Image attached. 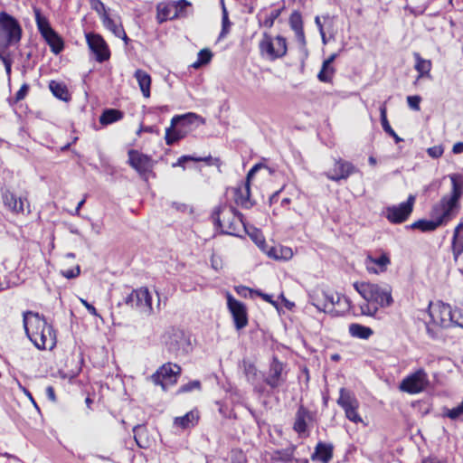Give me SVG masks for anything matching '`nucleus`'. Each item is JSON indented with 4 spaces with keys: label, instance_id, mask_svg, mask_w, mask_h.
Segmentation results:
<instances>
[{
    "label": "nucleus",
    "instance_id": "58836bf2",
    "mask_svg": "<svg viewBox=\"0 0 463 463\" xmlns=\"http://www.w3.org/2000/svg\"><path fill=\"white\" fill-rule=\"evenodd\" d=\"M413 55L416 61L415 70L419 72L420 77L429 76L431 70V61L421 58L418 52Z\"/></svg>",
    "mask_w": 463,
    "mask_h": 463
},
{
    "label": "nucleus",
    "instance_id": "6e6552de",
    "mask_svg": "<svg viewBox=\"0 0 463 463\" xmlns=\"http://www.w3.org/2000/svg\"><path fill=\"white\" fill-rule=\"evenodd\" d=\"M286 365L276 356L272 358L269 370L264 373L263 386L269 391V396L272 392L279 389L287 381Z\"/></svg>",
    "mask_w": 463,
    "mask_h": 463
},
{
    "label": "nucleus",
    "instance_id": "5701e85b",
    "mask_svg": "<svg viewBox=\"0 0 463 463\" xmlns=\"http://www.w3.org/2000/svg\"><path fill=\"white\" fill-rule=\"evenodd\" d=\"M128 163L140 175L147 173L152 168L151 158L148 156L139 153L137 150H129Z\"/></svg>",
    "mask_w": 463,
    "mask_h": 463
},
{
    "label": "nucleus",
    "instance_id": "ddd939ff",
    "mask_svg": "<svg viewBox=\"0 0 463 463\" xmlns=\"http://www.w3.org/2000/svg\"><path fill=\"white\" fill-rule=\"evenodd\" d=\"M247 382L252 386L253 392L260 396H269V391L263 386L264 373L257 369L249 360H243L241 365Z\"/></svg>",
    "mask_w": 463,
    "mask_h": 463
},
{
    "label": "nucleus",
    "instance_id": "f257e3e1",
    "mask_svg": "<svg viewBox=\"0 0 463 463\" xmlns=\"http://www.w3.org/2000/svg\"><path fill=\"white\" fill-rule=\"evenodd\" d=\"M354 288L365 301L360 305L364 316L374 317L380 307H388L393 303L392 288L388 284L355 282Z\"/></svg>",
    "mask_w": 463,
    "mask_h": 463
},
{
    "label": "nucleus",
    "instance_id": "774afa93",
    "mask_svg": "<svg viewBox=\"0 0 463 463\" xmlns=\"http://www.w3.org/2000/svg\"><path fill=\"white\" fill-rule=\"evenodd\" d=\"M452 152L454 154H460L463 153V142H458L454 144L452 147Z\"/></svg>",
    "mask_w": 463,
    "mask_h": 463
},
{
    "label": "nucleus",
    "instance_id": "b1692460",
    "mask_svg": "<svg viewBox=\"0 0 463 463\" xmlns=\"http://www.w3.org/2000/svg\"><path fill=\"white\" fill-rule=\"evenodd\" d=\"M369 273L379 274L384 272L391 264V259L387 253H382L379 257L368 255L364 260Z\"/></svg>",
    "mask_w": 463,
    "mask_h": 463
},
{
    "label": "nucleus",
    "instance_id": "c85d7f7f",
    "mask_svg": "<svg viewBox=\"0 0 463 463\" xmlns=\"http://www.w3.org/2000/svg\"><path fill=\"white\" fill-rule=\"evenodd\" d=\"M451 249L453 259L457 262L463 253V222H459L454 229Z\"/></svg>",
    "mask_w": 463,
    "mask_h": 463
},
{
    "label": "nucleus",
    "instance_id": "e433bc0d",
    "mask_svg": "<svg viewBox=\"0 0 463 463\" xmlns=\"http://www.w3.org/2000/svg\"><path fill=\"white\" fill-rule=\"evenodd\" d=\"M439 227L437 222L432 218L430 220L420 219L410 225L411 229L420 230L422 232H434Z\"/></svg>",
    "mask_w": 463,
    "mask_h": 463
},
{
    "label": "nucleus",
    "instance_id": "dca6fc26",
    "mask_svg": "<svg viewBox=\"0 0 463 463\" xmlns=\"http://www.w3.org/2000/svg\"><path fill=\"white\" fill-rule=\"evenodd\" d=\"M428 384L429 379L426 372L423 369H420L402 381L400 390L415 394L424 391Z\"/></svg>",
    "mask_w": 463,
    "mask_h": 463
},
{
    "label": "nucleus",
    "instance_id": "f8f14e48",
    "mask_svg": "<svg viewBox=\"0 0 463 463\" xmlns=\"http://www.w3.org/2000/svg\"><path fill=\"white\" fill-rule=\"evenodd\" d=\"M263 167L262 164H256L247 174L246 180L241 182L233 189L234 201L237 205L249 209L253 205L250 200V179L253 175Z\"/></svg>",
    "mask_w": 463,
    "mask_h": 463
},
{
    "label": "nucleus",
    "instance_id": "393cba45",
    "mask_svg": "<svg viewBox=\"0 0 463 463\" xmlns=\"http://www.w3.org/2000/svg\"><path fill=\"white\" fill-rule=\"evenodd\" d=\"M3 202L5 207H7L14 213H24L25 211V203H27L26 198L17 197L14 193L9 190L3 191L2 193Z\"/></svg>",
    "mask_w": 463,
    "mask_h": 463
},
{
    "label": "nucleus",
    "instance_id": "a878e982",
    "mask_svg": "<svg viewBox=\"0 0 463 463\" xmlns=\"http://www.w3.org/2000/svg\"><path fill=\"white\" fill-rule=\"evenodd\" d=\"M326 313L333 317H338L347 312L351 307V301L348 298L336 292H333V301L329 303Z\"/></svg>",
    "mask_w": 463,
    "mask_h": 463
},
{
    "label": "nucleus",
    "instance_id": "f03ea898",
    "mask_svg": "<svg viewBox=\"0 0 463 463\" xmlns=\"http://www.w3.org/2000/svg\"><path fill=\"white\" fill-rule=\"evenodd\" d=\"M24 327L28 338L40 349L52 350L56 345V333L46 319L38 313H24Z\"/></svg>",
    "mask_w": 463,
    "mask_h": 463
},
{
    "label": "nucleus",
    "instance_id": "79ce46f5",
    "mask_svg": "<svg viewBox=\"0 0 463 463\" xmlns=\"http://www.w3.org/2000/svg\"><path fill=\"white\" fill-rule=\"evenodd\" d=\"M334 73L335 68L332 65L326 66V62H323L322 68L317 74V78L322 82H330Z\"/></svg>",
    "mask_w": 463,
    "mask_h": 463
},
{
    "label": "nucleus",
    "instance_id": "9b49d317",
    "mask_svg": "<svg viewBox=\"0 0 463 463\" xmlns=\"http://www.w3.org/2000/svg\"><path fill=\"white\" fill-rule=\"evenodd\" d=\"M429 316L433 325L441 328H449L451 326L453 319L452 307L446 303L438 301L436 303L430 302L428 307Z\"/></svg>",
    "mask_w": 463,
    "mask_h": 463
},
{
    "label": "nucleus",
    "instance_id": "7c9ffc66",
    "mask_svg": "<svg viewBox=\"0 0 463 463\" xmlns=\"http://www.w3.org/2000/svg\"><path fill=\"white\" fill-rule=\"evenodd\" d=\"M157 15L156 19L159 24H163L164 22L174 19L177 16L176 6L173 4H163L160 3L156 7Z\"/></svg>",
    "mask_w": 463,
    "mask_h": 463
},
{
    "label": "nucleus",
    "instance_id": "603ef678",
    "mask_svg": "<svg viewBox=\"0 0 463 463\" xmlns=\"http://www.w3.org/2000/svg\"><path fill=\"white\" fill-rule=\"evenodd\" d=\"M210 157H194L192 156H181L177 163L174 165H183V164L186 161H194V162H200V161H207Z\"/></svg>",
    "mask_w": 463,
    "mask_h": 463
},
{
    "label": "nucleus",
    "instance_id": "c756f323",
    "mask_svg": "<svg viewBox=\"0 0 463 463\" xmlns=\"http://www.w3.org/2000/svg\"><path fill=\"white\" fill-rule=\"evenodd\" d=\"M289 24L291 29L295 32L298 41L305 45V34L303 30V21L300 12L294 11L289 17Z\"/></svg>",
    "mask_w": 463,
    "mask_h": 463
},
{
    "label": "nucleus",
    "instance_id": "8fccbe9b",
    "mask_svg": "<svg viewBox=\"0 0 463 463\" xmlns=\"http://www.w3.org/2000/svg\"><path fill=\"white\" fill-rule=\"evenodd\" d=\"M201 388V383L197 380L189 382L188 383H185L182 385L179 389V392H187L194 389H200Z\"/></svg>",
    "mask_w": 463,
    "mask_h": 463
},
{
    "label": "nucleus",
    "instance_id": "72a5a7b5",
    "mask_svg": "<svg viewBox=\"0 0 463 463\" xmlns=\"http://www.w3.org/2000/svg\"><path fill=\"white\" fill-rule=\"evenodd\" d=\"M49 89L57 99L63 101H69L71 99V94L67 86L63 82L51 80L49 83Z\"/></svg>",
    "mask_w": 463,
    "mask_h": 463
},
{
    "label": "nucleus",
    "instance_id": "2f4dec72",
    "mask_svg": "<svg viewBox=\"0 0 463 463\" xmlns=\"http://www.w3.org/2000/svg\"><path fill=\"white\" fill-rule=\"evenodd\" d=\"M134 77L137 80L140 90L145 98L150 97L151 76L145 71L138 69L135 71Z\"/></svg>",
    "mask_w": 463,
    "mask_h": 463
},
{
    "label": "nucleus",
    "instance_id": "20e7f679",
    "mask_svg": "<svg viewBox=\"0 0 463 463\" xmlns=\"http://www.w3.org/2000/svg\"><path fill=\"white\" fill-rule=\"evenodd\" d=\"M199 120H202L201 117L194 113L174 117L171 119V126L165 130V143L171 146L185 137L194 129L193 125Z\"/></svg>",
    "mask_w": 463,
    "mask_h": 463
},
{
    "label": "nucleus",
    "instance_id": "4c0bfd02",
    "mask_svg": "<svg viewBox=\"0 0 463 463\" xmlns=\"http://www.w3.org/2000/svg\"><path fill=\"white\" fill-rule=\"evenodd\" d=\"M134 439L139 448H146L149 445L147 430L145 425H136L133 428Z\"/></svg>",
    "mask_w": 463,
    "mask_h": 463
},
{
    "label": "nucleus",
    "instance_id": "de8ad7c7",
    "mask_svg": "<svg viewBox=\"0 0 463 463\" xmlns=\"http://www.w3.org/2000/svg\"><path fill=\"white\" fill-rule=\"evenodd\" d=\"M90 7L96 11L102 19L104 14H108L104 4L100 0H90Z\"/></svg>",
    "mask_w": 463,
    "mask_h": 463
},
{
    "label": "nucleus",
    "instance_id": "4be33fe9",
    "mask_svg": "<svg viewBox=\"0 0 463 463\" xmlns=\"http://www.w3.org/2000/svg\"><path fill=\"white\" fill-rule=\"evenodd\" d=\"M356 171V167L352 163L338 159L335 160L334 167L326 175L329 180L338 182L342 179H347Z\"/></svg>",
    "mask_w": 463,
    "mask_h": 463
},
{
    "label": "nucleus",
    "instance_id": "052dcab7",
    "mask_svg": "<svg viewBox=\"0 0 463 463\" xmlns=\"http://www.w3.org/2000/svg\"><path fill=\"white\" fill-rule=\"evenodd\" d=\"M80 302L82 305L87 308V310L93 316L99 317V314L97 312V309L95 307L91 304H90L87 300L80 298Z\"/></svg>",
    "mask_w": 463,
    "mask_h": 463
},
{
    "label": "nucleus",
    "instance_id": "cd10ccee",
    "mask_svg": "<svg viewBox=\"0 0 463 463\" xmlns=\"http://www.w3.org/2000/svg\"><path fill=\"white\" fill-rule=\"evenodd\" d=\"M334 447L331 444L318 442L315 448V451L311 455L313 461H321L322 463H328L333 458Z\"/></svg>",
    "mask_w": 463,
    "mask_h": 463
},
{
    "label": "nucleus",
    "instance_id": "c03bdc74",
    "mask_svg": "<svg viewBox=\"0 0 463 463\" xmlns=\"http://www.w3.org/2000/svg\"><path fill=\"white\" fill-rule=\"evenodd\" d=\"M231 24H232L229 20L227 9H226L224 4H222V31L220 33V36H219L220 38L226 36V34L229 33Z\"/></svg>",
    "mask_w": 463,
    "mask_h": 463
},
{
    "label": "nucleus",
    "instance_id": "680f3d73",
    "mask_svg": "<svg viewBox=\"0 0 463 463\" xmlns=\"http://www.w3.org/2000/svg\"><path fill=\"white\" fill-rule=\"evenodd\" d=\"M276 454L279 456V459L283 462H288L292 458V453L288 451H277Z\"/></svg>",
    "mask_w": 463,
    "mask_h": 463
},
{
    "label": "nucleus",
    "instance_id": "49530a36",
    "mask_svg": "<svg viewBox=\"0 0 463 463\" xmlns=\"http://www.w3.org/2000/svg\"><path fill=\"white\" fill-rule=\"evenodd\" d=\"M436 325H433L432 322L426 323V332L428 335L434 340L440 338V331L436 327Z\"/></svg>",
    "mask_w": 463,
    "mask_h": 463
},
{
    "label": "nucleus",
    "instance_id": "6ab92c4d",
    "mask_svg": "<svg viewBox=\"0 0 463 463\" xmlns=\"http://www.w3.org/2000/svg\"><path fill=\"white\" fill-rule=\"evenodd\" d=\"M316 413L309 411L304 405H299L295 414V421L293 430L299 435V437H307L308 425L315 420Z\"/></svg>",
    "mask_w": 463,
    "mask_h": 463
},
{
    "label": "nucleus",
    "instance_id": "a19ab883",
    "mask_svg": "<svg viewBox=\"0 0 463 463\" xmlns=\"http://www.w3.org/2000/svg\"><path fill=\"white\" fill-rule=\"evenodd\" d=\"M213 53L209 49H203L198 52V58L194 62L193 67L195 69L200 68L203 65L209 63L212 60Z\"/></svg>",
    "mask_w": 463,
    "mask_h": 463
},
{
    "label": "nucleus",
    "instance_id": "3c124183",
    "mask_svg": "<svg viewBox=\"0 0 463 463\" xmlns=\"http://www.w3.org/2000/svg\"><path fill=\"white\" fill-rule=\"evenodd\" d=\"M444 149L442 146H434L427 149V154L432 158H439L442 156Z\"/></svg>",
    "mask_w": 463,
    "mask_h": 463
},
{
    "label": "nucleus",
    "instance_id": "4d7b16f0",
    "mask_svg": "<svg viewBox=\"0 0 463 463\" xmlns=\"http://www.w3.org/2000/svg\"><path fill=\"white\" fill-rule=\"evenodd\" d=\"M280 14L279 10H274L270 13V15L269 18L265 20V25L268 27H271L274 24V21L279 17Z\"/></svg>",
    "mask_w": 463,
    "mask_h": 463
},
{
    "label": "nucleus",
    "instance_id": "0eeeda50",
    "mask_svg": "<svg viewBox=\"0 0 463 463\" xmlns=\"http://www.w3.org/2000/svg\"><path fill=\"white\" fill-rule=\"evenodd\" d=\"M460 205H457L446 197L435 203L430 213V217L437 222L439 227L447 225L459 213Z\"/></svg>",
    "mask_w": 463,
    "mask_h": 463
},
{
    "label": "nucleus",
    "instance_id": "a18cd8bd",
    "mask_svg": "<svg viewBox=\"0 0 463 463\" xmlns=\"http://www.w3.org/2000/svg\"><path fill=\"white\" fill-rule=\"evenodd\" d=\"M451 315L453 316V319L451 321V326H457L463 328V309L455 308L452 309Z\"/></svg>",
    "mask_w": 463,
    "mask_h": 463
},
{
    "label": "nucleus",
    "instance_id": "1a4fd4ad",
    "mask_svg": "<svg viewBox=\"0 0 463 463\" xmlns=\"http://www.w3.org/2000/svg\"><path fill=\"white\" fill-rule=\"evenodd\" d=\"M336 402L345 411V417L350 421L354 423L363 422V419L358 413L360 402L354 392L345 388H341Z\"/></svg>",
    "mask_w": 463,
    "mask_h": 463
},
{
    "label": "nucleus",
    "instance_id": "c9c22d12",
    "mask_svg": "<svg viewBox=\"0 0 463 463\" xmlns=\"http://www.w3.org/2000/svg\"><path fill=\"white\" fill-rule=\"evenodd\" d=\"M123 118V112L115 109H105L99 117L101 125H109L120 120Z\"/></svg>",
    "mask_w": 463,
    "mask_h": 463
},
{
    "label": "nucleus",
    "instance_id": "5fc2aeb1",
    "mask_svg": "<svg viewBox=\"0 0 463 463\" xmlns=\"http://www.w3.org/2000/svg\"><path fill=\"white\" fill-rule=\"evenodd\" d=\"M61 273L67 279H74L80 275V268L79 265H77L74 269H67L65 271H62Z\"/></svg>",
    "mask_w": 463,
    "mask_h": 463
},
{
    "label": "nucleus",
    "instance_id": "f3484780",
    "mask_svg": "<svg viewBox=\"0 0 463 463\" xmlns=\"http://www.w3.org/2000/svg\"><path fill=\"white\" fill-rule=\"evenodd\" d=\"M181 373V367L176 364L167 363L163 364L157 371L152 374L151 379L156 385H161L165 389L168 384H174Z\"/></svg>",
    "mask_w": 463,
    "mask_h": 463
},
{
    "label": "nucleus",
    "instance_id": "a211bd4d",
    "mask_svg": "<svg viewBox=\"0 0 463 463\" xmlns=\"http://www.w3.org/2000/svg\"><path fill=\"white\" fill-rule=\"evenodd\" d=\"M227 306L232 316L237 330L244 328L248 325V312L246 306L235 299L230 293H227Z\"/></svg>",
    "mask_w": 463,
    "mask_h": 463
},
{
    "label": "nucleus",
    "instance_id": "0e129e2a",
    "mask_svg": "<svg viewBox=\"0 0 463 463\" xmlns=\"http://www.w3.org/2000/svg\"><path fill=\"white\" fill-rule=\"evenodd\" d=\"M421 463H447V461L437 457H428L422 459Z\"/></svg>",
    "mask_w": 463,
    "mask_h": 463
},
{
    "label": "nucleus",
    "instance_id": "423d86ee",
    "mask_svg": "<svg viewBox=\"0 0 463 463\" xmlns=\"http://www.w3.org/2000/svg\"><path fill=\"white\" fill-rule=\"evenodd\" d=\"M33 13L39 33L49 45L52 52L59 54L64 49L62 38L52 28L49 20L43 16L39 8L34 7Z\"/></svg>",
    "mask_w": 463,
    "mask_h": 463
},
{
    "label": "nucleus",
    "instance_id": "f704fd0d",
    "mask_svg": "<svg viewBox=\"0 0 463 463\" xmlns=\"http://www.w3.org/2000/svg\"><path fill=\"white\" fill-rule=\"evenodd\" d=\"M349 333L353 337L368 339L373 335V331L368 326L354 323L349 326Z\"/></svg>",
    "mask_w": 463,
    "mask_h": 463
},
{
    "label": "nucleus",
    "instance_id": "ea45409f",
    "mask_svg": "<svg viewBox=\"0 0 463 463\" xmlns=\"http://www.w3.org/2000/svg\"><path fill=\"white\" fill-rule=\"evenodd\" d=\"M198 420V415L194 411H191L183 417H177L175 420V424L180 426L182 429H187L194 424Z\"/></svg>",
    "mask_w": 463,
    "mask_h": 463
},
{
    "label": "nucleus",
    "instance_id": "2eb2a0df",
    "mask_svg": "<svg viewBox=\"0 0 463 463\" xmlns=\"http://www.w3.org/2000/svg\"><path fill=\"white\" fill-rule=\"evenodd\" d=\"M126 305L139 310L148 316L153 311L152 297L146 288L132 290L125 298Z\"/></svg>",
    "mask_w": 463,
    "mask_h": 463
},
{
    "label": "nucleus",
    "instance_id": "37998d69",
    "mask_svg": "<svg viewBox=\"0 0 463 463\" xmlns=\"http://www.w3.org/2000/svg\"><path fill=\"white\" fill-rule=\"evenodd\" d=\"M380 116H381V123L383 130L389 134L390 136H394V130L392 128V127L389 124V121L387 119V109L385 104H383L380 107Z\"/></svg>",
    "mask_w": 463,
    "mask_h": 463
},
{
    "label": "nucleus",
    "instance_id": "412c9836",
    "mask_svg": "<svg viewBox=\"0 0 463 463\" xmlns=\"http://www.w3.org/2000/svg\"><path fill=\"white\" fill-rule=\"evenodd\" d=\"M308 303L314 306L318 312L326 313L330 302L333 301V292L322 288H316L308 292Z\"/></svg>",
    "mask_w": 463,
    "mask_h": 463
},
{
    "label": "nucleus",
    "instance_id": "6e6d98bb",
    "mask_svg": "<svg viewBox=\"0 0 463 463\" xmlns=\"http://www.w3.org/2000/svg\"><path fill=\"white\" fill-rule=\"evenodd\" d=\"M293 255L292 250L288 247H279V257L281 260H289Z\"/></svg>",
    "mask_w": 463,
    "mask_h": 463
},
{
    "label": "nucleus",
    "instance_id": "7ed1b4c3",
    "mask_svg": "<svg viewBox=\"0 0 463 463\" xmlns=\"http://www.w3.org/2000/svg\"><path fill=\"white\" fill-rule=\"evenodd\" d=\"M212 218L214 224L224 234L236 236L240 228L244 226L242 214L231 205L217 206L212 213Z\"/></svg>",
    "mask_w": 463,
    "mask_h": 463
},
{
    "label": "nucleus",
    "instance_id": "09e8293b",
    "mask_svg": "<svg viewBox=\"0 0 463 463\" xmlns=\"http://www.w3.org/2000/svg\"><path fill=\"white\" fill-rule=\"evenodd\" d=\"M421 98L420 96H408L407 97V103L409 107L416 111H419L420 109V103Z\"/></svg>",
    "mask_w": 463,
    "mask_h": 463
},
{
    "label": "nucleus",
    "instance_id": "bf43d9fd",
    "mask_svg": "<svg viewBox=\"0 0 463 463\" xmlns=\"http://www.w3.org/2000/svg\"><path fill=\"white\" fill-rule=\"evenodd\" d=\"M445 416L449 417L451 420H457L461 416V414L458 408L456 407L451 410H448L447 412L445 413Z\"/></svg>",
    "mask_w": 463,
    "mask_h": 463
},
{
    "label": "nucleus",
    "instance_id": "13d9d810",
    "mask_svg": "<svg viewBox=\"0 0 463 463\" xmlns=\"http://www.w3.org/2000/svg\"><path fill=\"white\" fill-rule=\"evenodd\" d=\"M235 290H236V292L239 295H241L242 297H247L248 294H250V295L255 294V291H253V290H251L249 288L244 287V286L236 287Z\"/></svg>",
    "mask_w": 463,
    "mask_h": 463
},
{
    "label": "nucleus",
    "instance_id": "39448f33",
    "mask_svg": "<svg viewBox=\"0 0 463 463\" xmlns=\"http://www.w3.org/2000/svg\"><path fill=\"white\" fill-rule=\"evenodd\" d=\"M19 22L6 12H0V46L8 48L17 44L22 37Z\"/></svg>",
    "mask_w": 463,
    "mask_h": 463
},
{
    "label": "nucleus",
    "instance_id": "69168bd1",
    "mask_svg": "<svg viewBox=\"0 0 463 463\" xmlns=\"http://www.w3.org/2000/svg\"><path fill=\"white\" fill-rule=\"evenodd\" d=\"M46 392V396L48 397V399L52 402H55L56 401V395H55V392H54V388L52 386H48L45 390Z\"/></svg>",
    "mask_w": 463,
    "mask_h": 463
},
{
    "label": "nucleus",
    "instance_id": "bb28decb",
    "mask_svg": "<svg viewBox=\"0 0 463 463\" xmlns=\"http://www.w3.org/2000/svg\"><path fill=\"white\" fill-rule=\"evenodd\" d=\"M451 181V192L449 194L444 195L447 199L457 205H460V198L463 195V175L452 174L449 175Z\"/></svg>",
    "mask_w": 463,
    "mask_h": 463
},
{
    "label": "nucleus",
    "instance_id": "9d476101",
    "mask_svg": "<svg viewBox=\"0 0 463 463\" xmlns=\"http://www.w3.org/2000/svg\"><path fill=\"white\" fill-rule=\"evenodd\" d=\"M260 49L261 53L270 60L281 58L287 53L286 39L279 35L272 38L270 35L264 33L260 43Z\"/></svg>",
    "mask_w": 463,
    "mask_h": 463
},
{
    "label": "nucleus",
    "instance_id": "4468645a",
    "mask_svg": "<svg viewBox=\"0 0 463 463\" xmlns=\"http://www.w3.org/2000/svg\"><path fill=\"white\" fill-rule=\"evenodd\" d=\"M415 200V195L410 194L406 202L401 203L398 205H392L386 207V219L391 223L394 224L404 222L410 217L413 211Z\"/></svg>",
    "mask_w": 463,
    "mask_h": 463
},
{
    "label": "nucleus",
    "instance_id": "864d4df0",
    "mask_svg": "<svg viewBox=\"0 0 463 463\" xmlns=\"http://www.w3.org/2000/svg\"><path fill=\"white\" fill-rule=\"evenodd\" d=\"M28 91L29 85L27 83H24L14 96L15 101L18 102L23 100L28 94Z\"/></svg>",
    "mask_w": 463,
    "mask_h": 463
},
{
    "label": "nucleus",
    "instance_id": "aec40b11",
    "mask_svg": "<svg viewBox=\"0 0 463 463\" xmlns=\"http://www.w3.org/2000/svg\"><path fill=\"white\" fill-rule=\"evenodd\" d=\"M86 41L90 50L95 54L96 60L99 62H103L109 59L110 52L101 35L88 33H86Z\"/></svg>",
    "mask_w": 463,
    "mask_h": 463
},
{
    "label": "nucleus",
    "instance_id": "e2e57ef3",
    "mask_svg": "<svg viewBox=\"0 0 463 463\" xmlns=\"http://www.w3.org/2000/svg\"><path fill=\"white\" fill-rule=\"evenodd\" d=\"M267 253L269 257H271L275 260H281L279 257V247H273Z\"/></svg>",
    "mask_w": 463,
    "mask_h": 463
},
{
    "label": "nucleus",
    "instance_id": "338daca9",
    "mask_svg": "<svg viewBox=\"0 0 463 463\" xmlns=\"http://www.w3.org/2000/svg\"><path fill=\"white\" fill-rule=\"evenodd\" d=\"M2 62L5 65V72H6L7 76L10 77L11 71H12V61L8 58H5V59H3Z\"/></svg>",
    "mask_w": 463,
    "mask_h": 463
},
{
    "label": "nucleus",
    "instance_id": "473e14b6",
    "mask_svg": "<svg viewBox=\"0 0 463 463\" xmlns=\"http://www.w3.org/2000/svg\"><path fill=\"white\" fill-rule=\"evenodd\" d=\"M101 20L104 26L115 36L122 38L126 42L128 40L121 24H118L114 19L110 18L109 14H104Z\"/></svg>",
    "mask_w": 463,
    "mask_h": 463
}]
</instances>
